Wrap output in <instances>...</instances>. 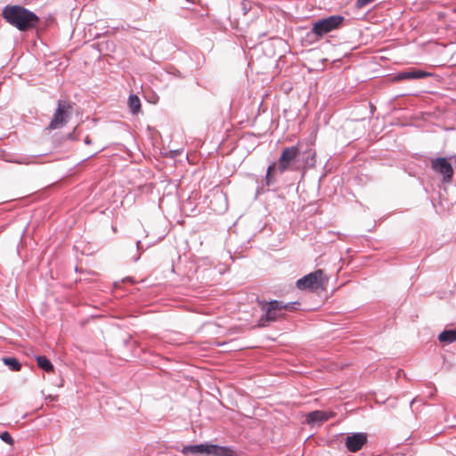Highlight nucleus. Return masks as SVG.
Masks as SVG:
<instances>
[{"instance_id": "nucleus-1", "label": "nucleus", "mask_w": 456, "mask_h": 456, "mask_svg": "<svg viewBox=\"0 0 456 456\" xmlns=\"http://www.w3.org/2000/svg\"><path fill=\"white\" fill-rule=\"evenodd\" d=\"M2 15L6 22L20 31L29 30L39 22V17L34 12L21 5H6Z\"/></svg>"}, {"instance_id": "nucleus-5", "label": "nucleus", "mask_w": 456, "mask_h": 456, "mask_svg": "<svg viewBox=\"0 0 456 456\" xmlns=\"http://www.w3.org/2000/svg\"><path fill=\"white\" fill-rule=\"evenodd\" d=\"M72 108V103L70 102L59 100L53 117L47 128L54 130L62 127L71 116Z\"/></svg>"}, {"instance_id": "nucleus-6", "label": "nucleus", "mask_w": 456, "mask_h": 456, "mask_svg": "<svg viewBox=\"0 0 456 456\" xmlns=\"http://www.w3.org/2000/svg\"><path fill=\"white\" fill-rule=\"evenodd\" d=\"M326 281L327 280L323 278V271L319 269L298 279L296 282V286L301 290L308 289L315 291L323 288Z\"/></svg>"}, {"instance_id": "nucleus-26", "label": "nucleus", "mask_w": 456, "mask_h": 456, "mask_svg": "<svg viewBox=\"0 0 456 456\" xmlns=\"http://www.w3.org/2000/svg\"><path fill=\"white\" fill-rule=\"evenodd\" d=\"M140 246H141V240H137L136 241V248L138 250H140Z\"/></svg>"}, {"instance_id": "nucleus-23", "label": "nucleus", "mask_w": 456, "mask_h": 456, "mask_svg": "<svg viewBox=\"0 0 456 456\" xmlns=\"http://www.w3.org/2000/svg\"><path fill=\"white\" fill-rule=\"evenodd\" d=\"M190 4H199L202 6V3L200 0H185Z\"/></svg>"}, {"instance_id": "nucleus-8", "label": "nucleus", "mask_w": 456, "mask_h": 456, "mask_svg": "<svg viewBox=\"0 0 456 456\" xmlns=\"http://www.w3.org/2000/svg\"><path fill=\"white\" fill-rule=\"evenodd\" d=\"M368 442V435L363 432L347 434L345 439V445L351 452L360 451Z\"/></svg>"}, {"instance_id": "nucleus-10", "label": "nucleus", "mask_w": 456, "mask_h": 456, "mask_svg": "<svg viewBox=\"0 0 456 456\" xmlns=\"http://www.w3.org/2000/svg\"><path fill=\"white\" fill-rule=\"evenodd\" d=\"M431 76H432V74L428 71L419 69L416 68H410L408 69H405V70L396 73L394 77V80L401 81V80L422 79V78H426V77H428Z\"/></svg>"}, {"instance_id": "nucleus-27", "label": "nucleus", "mask_w": 456, "mask_h": 456, "mask_svg": "<svg viewBox=\"0 0 456 456\" xmlns=\"http://www.w3.org/2000/svg\"><path fill=\"white\" fill-rule=\"evenodd\" d=\"M184 8L187 9V10H191V9L189 5L185 6Z\"/></svg>"}, {"instance_id": "nucleus-25", "label": "nucleus", "mask_w": 456, "mask_h": 456, "mask_svg": "<svg viewBox=\"0 0 456 456\" xmlns=\"http://www.w3.org/2000/svg\"><path fill=\"white\" fill-rule=\"evenodd\" d=\"M264 191H265L264 186L258 187L257 190H256V194L258 195V194H260V193H262Z\"/></svg>"}, {"instance_id": "nucleus-4", "label": "nucleus", "mask_w": 456, "mask_h": 456, "mask_svg": "<svg viewBox=\"0 0 456 456\" xmlns=\"http://www.w3.org/2000/svg\"><path fill=\"white\" fill-rule=\"evenodd\" d=\"M302 153V142L286 147L282 150L278 159V171L280 174L293 168L300 159Z\"/></svg>"}, {"instance_id": "nucleus-2", "label": "nucleus", "mask_w": 456, "mask_h": 456, "mask_svg": "<svg viewBox=\"0 0 456 456\" xmlns=\"http://www.w3.org/2000/svg\"><path fill=\"white\" fill-rule=\"evenodd\" d=\"M261 304L265 314L257 321L258 327L268 326L271 322L282 318L284 316L283 311H294L299 305V303L297 301L284 303L276 299L269 302H261Z\"/></svg>"}, {"instance_id": "nucleus-9", "label": "nucleus", "mask_w": 456, "mask_h": 456, "mask_svg": "<svg viewBox=\"0 0 456 456\" xmlns=\"http://www.w3.org/2000/svg\"><path fill=\"white\" fill-rule=\"evenodd\" d=\"M210 443H201L198 444L183 445L181 449H177L185 456H209Z\"/></svg>"}, {"instance_id": "nucleus-18", "label": "nucleus", "mask_w": 456, "mask_h": 456, "mask_svg": "<svg viewBox=\"0 0 456 456\" xmlns=\"http://www.w3.org/2000/svg\"><path fill=\"white\" fill-rule=\"evenodd\" d=\"M0 439L9 445L14 444V439L8 431L0 433Z\"/></svg>"}, {"instance_id": "nucleus-14", "label": "nucleus", "mask_w": 456, "mask_h": 456, "mask_svg": "<svg viewBox=\"0 0 456 456\" xmlns=\"http://www.w3.org/2000/svg\"><path fill=\"white\" fill-rule=\"evenodd\" d=\"M128 109L133 115H135L141 110V101L136 94H130L128 97Z\"/></svg>"}, {"instance_id": "nucleus-17", "label": "nucleus", "mask_w": 456, "mask_h": 456, "mask_svg": "<svg viewBox=\"0 0 456 456\" xmlns=\"http://www.w3.org/2000/svg\"><path fill=\"white\" fill-rule=\"evenodd\" d=\"M2 360L4 364L12 371H19L21 368V363L15 357H3Z\"/></svg>"}, {"instance_id": "nucleus-12", "label": "nucleus", "mask_w": 456, "mask_h": 456, "mask_svg": "<svg viewBox=\"0 0 456 456\" xmlns=\"http://www.w3.org/2000/svg\"><path fill=\"white\" fill-rule=\"evenodd\" d=\"M331 417V413L324 411H314L306 415V422L309 425L322 424L329 420Z\"/></svg>"}, {"instance_id": "nucleus-7", "label": "nucleus", "mask_w": 456, "mask_h": 456, "mask_svg": "<svg viewBox=\"0 0 456 456\" xmlns=\"http://www.w3.org/2000/svg\"><path fill=\"white\" fill-rule=\"evenodd\" d=\"M450 159H453L452 156L450 158L439 157L431 160V167L436 174L443 176V181L450 183L453 176V167L450 162Z\"/></svg>"}, {"instance_id": "nucleus-22", "label": "nucleus", "mask_w": 456, "mask_h": 456, "mask_svg": "<svg viewBox=\"0 0 456 456\" xmlns=\"http://www.w3.org/2000/svg\"><path fill=\"white\" fill-rule=\"evenodd\" d=\"M373 1L374 0H356L355 5L357 8H362Z\"/></svg>"}, {"instance_id": "nucleus-13", "label": "nucleus", "mask_w": 456, "mask_h": 456, "mask_svg": "<svg viewBox=\"0 0 456 456\" xmlns=\"http://www.w3.org/2000/svg\"><path fill=\"white\" fill-rule=\"evenodd\" d=\"M234 456L233 450L229 446H220L210 443L209 456Z\"/></svg>"}, {"instance_id": "nucleus-19", "label": "nucleus", "mask_w": 456, "mask_h": 456, "mask_svg": "<svg viewBox=\"0 0 456 456\" xmlns=\"http://www.w3.org/2000/svg\"><path fill=\"white\" fill-rule=\"evenodd\" d=\"M265 186H267V187H272V186L276 185L277 180L275 178L274 174L265 175Z\"/></svg>"}, {"instance_id": "nucleus-15", "label": "nucleus", "mask_w": 456, "mask_h": 456, "mask_svg": "<svg viewBox=\"0 0 456 456\" xmlns=\"http://www.w3.org/2000/svg\"><path fill=\"white\" fill-rule=\"evenodd\" d=\"M37 366L43 370L50 373L53 372L54 368L51 361L45 355H37L36 357Z\"/></svg>"}, {"instance_id": "nucleus-3", "label": "nucleus", "mask_w": 456, "mask_h": 456, "mask_svg": "<svg viewBox=\"0 0 456 456\" xmlns=\"http://www.w3.org/2000/svg\"><path fill=\"white\" fill-rule=\"evenodd\" d=\"M346 20L342 15L334 14L318 19L313 23L312 33L318 37H322L330 32L339 29Z\"/></svg>"}, {"instance_id": "nucleus-24", "label": "nucleus", "mask_w": 456, "mask_h": 456, "mask_svg": "<svg viewBox=\"0 0 456 456\" xmlns=\"http://www.w3.org/2000/svg\"><path fill=\"white\" fill-rule=\"evenodd\" d=\"M84 142H85L86 144H91V143H92V140L90 139V137H89V136H86V137L85 138V140H84Z\"/></svg>"}, {"instance_id": "nucleus-16", "label": "nucleus", "mask_w": 456, "mask_h": 456, "mask_svg": "<svg viewBox=\"0 0 456 456\" xmlns=\"http://www.w3.org/2000/svg\"><path fill=\"white\" fill-rule=\"evenodd\" d=\"M438 340L446 344L456 341V330H444L438 335Z\"/></svg>"}, {"instance_id": "nucleus-20", "label": "nucleus", "mask_w": 456, "mask_h": 456, "mask_svg": "<svg viewBox=\"0 0 456 456\" xmlns=\"http://www.w3.org/2000/svg\"><path fill=\"white\" fill-rule=\"evenodd\" d=\"M240 5L243 15H246L251 9V3L249 1L242 0Z\"/></svg>"}, {"instance_id": "nucleus-28", "label": "nucleus", "mask_w": 456, "mask_h": 456, "mask_svg": "<svg viewBox=\"0 0 456 456\" xmlns=\"http://www.w3.org/2000/svg\"><path fill=\"white\" fill-rule=\"evenodd\" d=\"M139 257H140L139 256H136V257L134 258V261L139 260Z\"/></svg>"}, {"instance_id": "nucleus-11", "label": "nucleus", "mask_w": 456, "mask_h": 456, "mask_svg": "<svg viewBox=\"0 0 456 456\" xmlns=\"http://www.w3.org/2000/svg\"><path fill=\"white\" fill-rule=\"evenodd\" d=\"M306 167H314L315 166V151L313 149L311 142H307L305 146L302 142V153L300 156Z\"/></svg>"}, {"instance_id": "nucleus-21", "label": "nucleus", "mask_w": 456, "mask_h": 456, "mask_svg": "<svg viewBox=\"0 0 456 456\" xmlns=\"http://www.w3.org/2000/svg\"><path fill=\"white\" fill-rule=\"evenodd\" d=\"M276 169H278V163L273 162L270 164L266 170V175H272L274 174Z\"/></svg>"}]
</instances>
